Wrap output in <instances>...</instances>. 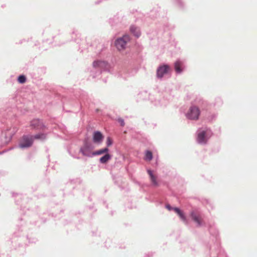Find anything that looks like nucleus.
Wrapping results in <instances>:
<instances>
[{"label": "nucleus", "instance_id": "nucleus-7", "mask_svg": "<svg viewBox=\"0 0 257 257\" xmlns=\"http://www.w3.org/2000/svg\"><path fill=\"white\" fill-rule=\"evenodd\" d=\"M30 126L32 128L36 130H44L45 126L43 122L39 119H34L30 122Z\"/></svg>", "mask_w": 257, "mask_h": 257}, {"label": "nucleus", "instance_id": "nucleus-22", "mask_svg": "<svg viewBox=\"0 0 257 257\" xmlns=\"http://www.w3.org/2000/svg\"><path fill=\"white\" fill-rule=\"evenodd\" d=\"M166 208L169 210H171L172 209H173V208H172L169 205H166Z\"/></svg>", "mask_w": 257, "mask_h": 257}, {"label": "nucleus", "instance_id": "nucleus-16", "mask_svg": "<svg viewBox=\"0 0 257 257\" xmlns=\"http://www.w3.org/2000/svg\"><path fill=\"white\" fill-rule=\"evenodd\" d=\"M108 151V149L107 148L99 150L97 151H96L95 152L92 153V155L95 156V155H99L105 153H107Z\"/></svg>", "mask_w": 257, "mask_h": 257}, {"label": "nucleus", "instance_id": "nucleus-3", "mask_svg": "<svg viewBox=\"0 0 257 257\" xmlns=\"http://www.w3.org/2000/svg\"><path fill=\"white\" fill-rule=\"evenodd\" d=\"M33 143L32 137L24 136L20 142L19 147L21 148H29L32 145Z\"/></svg>", "mask_w": 257, "mask_h": 257}, {"label": "nucleus", "instance_id": "nucleus-19", "mask_svg": "<svg viewBox=\"0 0 257 257\" xmlns=\"http://www.w3.org/2000/svg\"><path fill=\"white\" fill-rule=\"evenodd\" d=\"M112 144V140L110 137H108L106 140V144L108 147L110 146Z\"/></svg>", "mask_w": 257, "mask_h": 257}, {"label": "nucleus", "instance_id": "nucleus-20", "mask_svg": "<svg viewBox=\"0 0 257 257\" xmlns=\"http://www.w3.org/2000/svg\"><path fill=\"white\" fill-rule=\"evenodd\" d=\"M118 121L120 123V125L121 126H124V120L122 118H118Z\"/></svg>", "mask_w": 257, "mask_h": 257}, {"label": "nucleus", "instance_id": "nucleus-10", "mask_svg": "<svg viewBox=\"0 0 257 257\" xmlns=\"http://www.w3.org/2000/svg\"><path fill=\"white\" fill-rule=\"evenodd\" d=\"M103 138V137L100 132H95L93 136V141L95 143H100Z\"/></svg>", "mask_w": 257, "mask_h": 257}, {"label": "nucleus", "instance_id": "nucleus-5", "mask_svg": "<svg viewBox=\"0 0 257 257\" xmlns=\"http://www.w3.org/2000/svg\"><path fill=\"white\" fill-rule=\"evenodd\" d=\"M80 152L83 156L90 157L91 153V145L88 143H85L83 146L80 148Z\"/></svg>", "mask_w": 257, "mask_h": 257}, {"label": "nucleus", "instance_id": "nucleus-13", "mask_svg": "<svg viewBox=\"0 0 257 257\" xmlns=\"http://www.w3.org/2000/svg\"><path fill=\"white\" fill-rule=\"evenodd\" d=\"M183 65L182 62L180 61H177L175 63V69L177 73H181L182 71L181 68Z\"/></svg>", "mask_w": 257, "mask_h": 257}, {"label": "nucleus", "instance_id": "nucleus-6", "mask_svg": "<svg viewBox=\"0 0 257 257\" xmlns=\"http://www.w3.org/2000/svg\"><path fill=\"white\" fill-rule=\"evenodd\" d=\"M170 70V67L167 65H163L160 66L157 72V77L159 78H162L163 76L167 74Z\"/></svg>", "mask_w": 257, "mask_h": 257}, {"label": "nucleus", "instance_id": "nucleus-4", "mask_svg": "<svg viewBox=\"0 0 257 257\" xmlns=\"http://www.w3.org/2000/svg\"><path fill=\"white\" fill-rule=\"evenodd\" d=\"M190 215L192 220L197 224L198 226H200L204 224L203 219L197 211L195 210L191 211Z\"/></svg>", "mask_w": 257, "mask_h": 257}, {"label": "nucleus", "instance_id": "nucleus-8", "mask_svg": "<svg viewBox=\"0 0 257 257\" xmlns=\"http://www.w3.org/2000/svg\"><path fill=\"white\" fill-rule=\"evenodd\" d=\"M148 173L149 175L150 180L152 185L155 187H157L159 186V183L157 181V176L156 174H155L153 171L150 170H148Z\"/></svg>", "mask_w": 257, "mask_h": 257}, {"label": "nucleus", "instance_id": "nucleus-17", "mask_svg": "<svg viewBox=\"0 0 257 257\" xmlns=\"http://www.w3.org/2000/svg\"><path fill=\"white\" fill-rule=\"evenodd\" d=\"M153 158V154L151 151H147L146 152L145 159L147 161H150Z\"/></svg>", "mask_w": 257, "mask_h": 257}, {"label": "nucleus", "instance_id": "nucleus-1", "mask_svg": "<svg viewBox=\"0 0 257 257\" xmlns=\"http://www.w3.org/2000/svg\"><path fill=\"white\" fill-rule=\"evenodd\" d=\"M128 35H124L122 37L117 39L115 42V45L118 50H123L125 48L126 43L130 41Z\"/></svg>", "mask_w": 257, "mask_h": 257}, {"label": "nucleus", "instance_id": "nucleus-12", "mask_svg": "<svg viewBox=\"0 0 257 257\" xmlns=\"http://www.w3.org/2000/svg\"><path fill=\"white\" fill-rule=\"evenodd\" d=\"M130 31L131 33H133L137 37H139L141 35V33L139 28L134 26H132L131 27Z\"/></svg>", "mask_w": 257, "mask_h": 257}, {"label": "nucleus", "instance_id": "nucleus-9", "mask_svg": "<svg viewBox=\"0 0 257 257\" xmlns=\"http://www.w3.org/2000/svg\"><path fill=\"white\" fill-rule=\"evenodd\" d=\"M206 132L205 131H202L198 133L197 136V142L199 144H206L207 143V139L205 137V134Z\"/></svg>", "mask_w": 257, "mask_h": 257}, {"label": "nucleus", "instance_id": "nucleus-21", "mask_svg": "<svg viewBox=\"0 0 257 257\" xmlns=\"http://www.w3.org/2000/svg\"><path fill=\"white\" fill-rule=\"evenodd\" d=\"M99 61H95L93 62V65L94 67H96L99 65Z\"/></svg>", "mask_w": 257, "mask_h": 257}, {"label": "nucleus", "instance_id": "nucleus-2", "mask_svg": "<svg viewBox=\"0 0 257 257\" xmlns=\"http://www.w3.org/2000/svg\"><path fill=\"white\" fill-rule=\"evenodd\" d=\"M200 115V110L199 108L195 106H191L186 114L188 118L192 120H197Z\"/></svg>", "mask_w": 257, "mask_h": 257}, {"label": "nucleus", "instance_id": "nucleus-14", "mask_svg": "<svg viewBox=\"0 0 257 257\" xmlns=\"http://www.w3.org/2000/svg\"><path fill=\"white\" fill-rule=\"evenodd\" d=\"M47 135L44 133H40L38 134H36L35 136H33V139L36 140H44L46 139Z\"/></svg>", "mask_w": 257, "mask_h": 257}, {"label": "nucleus", "instance_id": "nucleus-15", "mask_svg": "<svg viewBox=\"0 0 257 257\" xmlns=\"http://www.w3.org/2000/svg\"><path fill=\"white\" fill-rule=\"evenodd\" d=\"M111 158V156L109 154H105L104 156L100 158V162L101 163H106Z\"/></svg>", "mask_w": 257, "mask_h": 257}, {"label": "nucleus", "instance_id": "nucleus-11", "mask_svg": "<svg viewBox=\"0 0 257 257\" xmlns=\"http://www.w3.org/2000/svg\"><path fill=\"white\" fill-rule=\"evenodd\" d=\"M173 210L179 215L180 219L185 223H187V218L184 213L178 208H173Z\"/></svg>", "mask_w": 257, "mask_h": 257}, {"label": "nucleus", "instance_id": "nucleus-18", "mask_svg": "<svg viewBox=\"0 0 257 257\" xmlns=\"http://www.w3.org/2000/svg\"><path fill=\"white\" fill-rule=\"evenodd\" d=\"M18 81L20 83H24L26 81V77L24 75H20L18 77Z\"/></svg>", "mask_w": 257, "mask_h": 257}]
</instances>
